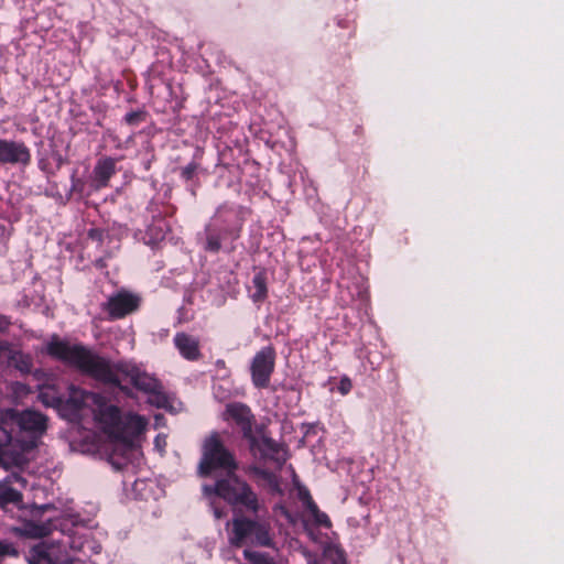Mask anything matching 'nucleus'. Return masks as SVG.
Returning <instances> with one entry per match:
<instances>
[{
  "mask_svg": "<svg viewBox=\"0 0 564 564\" xmlns=\"http://www.w3.org/2000/svg\"><path fill=\"white\" fill-rule=\"evenodd\" d=\"M351 388H352L351 380L348 377H343L338 384V391L343 395H346L350 392Z\"/></svg>",
  "mask_w": 564,
  "mask_h": 564,
  "instance_id": "obj_24",
  "label": "nucleus"
},
{
  "mask_svg": "<svg viewBox=\"0 0 564 564\" xmlns=\"http://www.w3.org/2000/svg\"><path fill=\"white\" fill-rule=\"evenodd\" d=\"M174 345L180 355L186 360H197L200 357L199 340L186 333H177L174 336Z\"/></svg>",
  "mask_w": 564,
  "mask_h": 564,
  "instance_id": "obj_12",
  "label": "nucleus"
},
{
  "mask_svg": "<svg viewBox=\"0 0 564 564\" xmlns=\"http://www.w3.org/2000/svg\"><path fill=\"white\" fill-rule=\"evenodd\" d=\"M243 524H253V521L246 518H236L232 520V530L229 535V542L231 545L239 547L243 544L252 543L253 530L245 527Z\"/></svg>",
  "mask_w": 564,
  "mask_h": 564,
  "instance_id": "obj_16",
  "label": "nucleus"
},
{
  "mask_svg": "<svg viewBox=\"0 0 564 564\" xmlns=\"http://www.w3.org/2000/svg\"><path fill=\"white\" fill-rule=\"evenodd\" d=\"M26 560L29 564H68L70 561L62 544L47 542H41L31 547Z\"/></svg>",
  "mask_w": 564,
  "mask_h": 564,
  "instance_id": "obj_6",
  "label": "nucleus"
},
{
  "mask_svg": "<svg viewBox=\"0 0 564 564\" xmlns=\"http://www.w3.org/2000/svg\"><path fill=\"white\" fill-rule=\"evenodd\" d=\"M31 161L30 150L23 142L0 139V163L26 165Z\"/></svg>",
  "mask_w": 564,
  "mask_h": 564,
  "instance_id": "obj_9",
  "label": "nucleus"
},
{
  "mask_svg": "<svg viewBox=\"0 0 564 564\" xmlns=\"http://www.w3.org/2000/svg\"><path fill=\"white\" fill-rule=\"evenodd\" d=\"M115 173L116 161L112 158L100 159L94 167L93 187L95 189L106 187Z\"/></svg>",
  "mask_w": 564,
  "mask_h": 564,
  "instance_id": "obj_13",
  "label": "nucleus"
},
{
  "mask_svg": "<svg viewBox=\"0 0 564 564\" xmlns=\"http://www.w3.org/2000/svg\"><path fill=\"white\" fill-rule=\"evenodd\" d=\"M139 305V299L129 293H118L108 301L109 314L115 318L132 313Z\"/></svg>",
  "mask_w": 564,
  "mask_h": 564,
  "instance_id": "obj_11",
  "label": "nucleus"
},
{
  "mask_svg": "<svg viewBox=\"0 0 564 564\" xmlns=\"http://www.w3.org/2000/svg\"><path fill=\"white\" fill-rule=\"evenodd\" d=\"M205 249L212 252H217L220 249V241L217 236L209 235L207 237Z\"/></svg>",
  "mask_w": 564,
  "mask_h": 564,
  "instance_id": "obj_22",
  "label": "nucleus"
},
{
  "mask_svg": "<svg viewBox=\"0 0 564 564\" xmlns=\"http://www.w3.org/2000/svg\"><path fill=\"white\" fill-rule=\"evenodd\" d=\"M9 362L21 372L26 373L32 369V358L19 350L10 351Z\"/></svg>",
  "mask_w": 564,
  "mask_h": 564,
  "instance_id": "obj_18",
  "label": "nucleus"
},
{
  "mask_svg": "<svg viewBox=\"0 0 564 564\" xmlns=\"http://www.w3.org/2000/svg\"><path fill=\"white\" fill-rule=\"evenodd\" d=\"M47 419L37 411L6 410L0 416V465L4 469L20 467L25 454L35 447L36 440L46 431Z\"/></svg>",
  "mask_w": 564,
  "mask_h": 564,
  "instance_id": "obj_4",
  "label": "nucleus"
},
{
  "mask_svg": "<svg viewBox=\"0 0 564 564\" xmlns=\"http://www.w3.org/2000/svg\"><path fill=\"white\" fill-rule=\"evenodd\" d=\"M40 400L43 404L52 408H61L64 404V400L56 395L53 390H43L39 394Z\"/></svg>",
  "mask_w": 564,
  "mask_h": 564,
  "instance_id": "obj_19",
  "label": "nucleus"
},
{
  "mask_svg": "<svg viewBox=\"0 0 564 564\" xmlns=\"http://www.w3.org/2000/svg\"><path fill=\"white\" fill-rule=\"evenodd\" d=\"M279 509L281 510V512H282L286 518H290V514L288 513V511H286L283 507H280Z\"/></svg>",
  "mask_w": 564,
  "mask_h": 564,
  "instance_id": "obj_31",
  "label": "nucleus"
},
{
  "mask_svg": "<svg viewBox=\"0 0 564 564\" xmlns=\"http://www.w3.org/2000/svg\"><path fill=\"white\" fill-rule=\"evenodd\" d=\"M6 345L0 340V354L4 350Z\"/></svg>",
  "mask_w": 564,
  "mask_h": 564,
  "instance_id": "obj_32",
  "label": "nucleus"
},
{
  "mask_svg": "<svg viewBox=\"0 0 564 564\" xmlns=\"http://www.w3.org/2000/svg\"><path fill=\"white\" fill-rule=\"evenodd\" d=\"M48 355L79 369L93 378L111 384L129 381L148 395V402L156 408L167 409L169 398L156 378L131 361L111 364L83 345H72L54 336L46 345Z\"/></svg>",
  "mask_w": 564,
  "mask_h": 564,
  "instance_id": "obj_1",
  "label": "nucleus"
},
{
  "mask_svg": "<svg viewBox=\"0 0 564 564\" xmlns=\"http://www.w3.org/2000/svg\"><path fill=\"white\" fill-rule=\"evenodd\" d=\"M252 283L256 288V292L253 294V300L254 301L263 300L267 294V288H265L264 279L262 278V275H260V274L254 275Z\"/></svg>",
  "mask_w": 564,
  "mask_h": 564,
  "instance_id": "obj_20",
  "label": "nucleus"
},
{
  "mask_svg": "<svg viewBox=\"0 0 564 564\" xmlns=\"http://www.w3.org/2000/svg\"><path fill=\"white\" fill-rule=\"evenodd\" d=\"M64 402L74 412L91 408L98 427L110 442L123 447L130 446L133 438L145 430L148 423L141 415L121 414L116 405L107 404L100 394L73 386L69 387L68 398Z\"/></svg>",
  "mask_w": 564,
  "mask_h": 564,
  "instance_id": "obj_3",
  "label": "nucleus"
},
{
  "mask_svg": "<svg viewBox=\"0 0 564 564\" xmlns=\"http://www.w3.org/2000/svg\"><path fill=\"white\" fill-rule=\"evenodd\" d=\"M127 119H128V121H131V120H133V117H132V115H128V116H127Z\"/></svg>",
  "mask_w": 564,
  "mask_h": 564,
  "instance_id": "obj_34",
  "label": "nucleus"
},
{
  "mask_svg": "<svg viewBox=\"0 0 564 564\" xmlns=\"http://www.w3.org/2000/svg\"><path fill=\"white\" fill-rule=\"evenodd\" d=\"M275 352L272 347H264L256 354L251 362L252 382L257 388L269 386L274 369Z\"/></svg>",
  "mask_w": 564,
  "mask_h": 564,
  "instance_id": "obj_7",
  "label": "nucleus"
},
{
  "mask_svg": "<svg viewBox=\"0 0 564 564\" xmlns=\"http://www.w3.org/2000/svg\"><path fill=\"white\" fill-rule=\"evenodd\" d=\"M154 446L160 453H163L166 446V436L159 434L154 440Z\"/></svg>",
  "mask_w": 564,
  "mask_h": 564,
  "instance_id": "obj_27",
  "label": "nucleus"
},
{
  "mask_svg": "<svg viewBox=\"0 0 564 564\" xmlns=\"http://www.w3.org/2000/svg\"><path fill=\"white\" fill-rule=\"evenodd\" d=\"M89 237H91L93 239H100L101 238V232L97 229H91L89 231Z\"/></svg>",
  "mask_w": 564,
  "mask_h": 564,
  "instance_id": "obj_30",
  "label": "nucleus"
},
{
  "mask_svg": "<svg viewBox=\"0 0 564 564\" xmlns=\"http://www.w3.org/2000/svg\"><path fill=\"white\" fill-rule=\"evenodd\" d=\"M251 447L256 453H259L263 458H269L276 462L285 459L283 448L278 443L268 437L252 440Z\"/></svg>",
  "mask_w": 564,
  "mask_h": 564,
  "instance_id": "obj_15",
  "label": "nucleus"
},
{
  "mask_svg": "<svg viewBox=\"0 0 564 564\" xmlns=\"http://www.w3.org/2000/svg\"><path fill=\"white\" fill-rule=\"evenodd\" d=\"M12 555L17 556L18 552L11 543L0 541V556Z\"/></svg>",
  "mask_w": 564,
  "mask_h": 564,
  "instance_id": "obj_23",
  "label": "nucleus"
},
{
  "mask_svg": "<svg viewBox=\"0 0 564 564\" xmlns=\"http://www.w3.org/2000/svg\"><path fill=\"white\" fill-rule=\"evenodd\" d=\"M26 486V480L13 471L0 481V507L6 509L9 505L20 508L22 502L21 488Z\"/></svg>",
  "mask_w": 564,
  "mask_h": 564,
  "instance_id": "obj_8",
  "label": "nucleus"
},
{
  "mask_svg": "<svg viewBox=\"0 0 564 564\" xmlns=\"http://www.w3.org/2000/svg\"><path fill=\"white\" fill-rule=\"evenodd\" d=\"M300 499L303 502L305 508L304 511V525L305 530L310 535H313V532L308 528V523L312 522L318 527L330 528L332 523L328 516L322 512L317 505L313 501L310 492L307 490H300Z\"/></svg>",
  "mask_w": 564,
  "mask_h": 564,
  "instance_id": "obj_10",
  "label": "nucleus"
},
{
  "mask_svg": "<svg viewBox=\"0 0 564 564\" xmlns=\"http://www.w3.org/2000/svg\"><path fill=\"white\" fill-rule=\"evenodd\" d=\"M247 528H251L252 532V544H259L262 546H268L271 543V538L269 535V528L267 524L253 521V524H243Z\"/></svg>",
  "mask_w": 564,
  "mask_h": 564,
  "instance_id": "obj_17",
  "label": "nucleus"
},
{
  "mask_svg": "<svg viewBox=\"0 0 564 564\" xmlns=\"http://www.w3.org/2000/svg\"><path fill=\"white\" fill-rule=\"evenodd\" d=\"M308 563H310V564H317V563H315V562L313 563L311 560L308 561Z\"/></svg>",
  "mask_w": 564,
  "mask_h": 564,
  "instance_id": "obj_35",
  "label": "nucleus"
},
{
  "mask_svg": "<svg viewBox=\"0 0 564 564\" xmlns=\"http://www.w3.org/2000/svg\"><path fill=\"white\" fill-rule=\"evenodd\" d=\"M50 510H55L53 505L32 506L29 510L30 519L13 528V531L31 539L47 536L56 529L53 518L42 519L43 513Z\"/></svg>",
  "mask_w": 564,
  "mask_h": 564,
  "instance_id": "obj_5",
  "label": "nucleus"
},
{
  "mask_svg": "<svg viewBox=\"0 0 564 564\" xmlns=\"http://www.w3.org/2000/svg\"><path fill=\"white\" fill-rule=\"evenodd\" d=\"M226 415L228 419L234 420L240 426L243 434L247 436L251 433V412L250 409L241 403H231L226 408Z\"/></svg>",
  "mask_w": 564,
  "mask_h": 564,
  "instance_id": "obj_14",
  "label": "nucleus"
},
{
  "mask_svg": "<svg viewBox=\"0 0 564 564\" xmlns=\"http://www.w3.org/2000/svg\"><path fill=\"white\" fill-rule=\"evenodd\" d=\"M199 474L208 476L214 470L223 469L226 477L216 481L215 486H204L207 496L215 494L230 505H241L252 512H259L261 506L256 494L235 474L236 463L231 454L224 447L217 435L209 436L203 447V457L199 463Z\"/></svg>",
  "mask_w": 564,
  "mask_h": 564,
  "instance_id": "obj_2",
  "label": "nucleus"
},
{
  "mask_svg": "<svg viewBox=\"0 0 564 564\" xmlns=\"http://www.w3.org/2000/svg\"><path fill=\"white\" fill-rule=\"evenodd\" d=\"M257 473L259 475H261L265 480H268L269 485L273 489H278L279 488L278 479H276V477L273 474H271L269 471H265V470H257Z\"/></svg>",
  "mask_w": 564,
  "mask_h": 564,
  "instance_id": "obj_25",
  "label": "nucleus"
},
{
  "mask_svg": "<svg viewBox=\"0 0 564 564\" xmlns=\"http://www.w3.org/2000/svg\"><path fill=\"white\" fill-rule=\"evenodd\" d=\"M243 555L247 560H249L252 564H273L271 560L263 553L245 550Z\"/></svg>",
  "mask_w": 564,
  "mask_h": 564,
  "instance_id": "obj_21",
  "label": "nucleus"
},
{
  "mask_svg": "<svg viewBox=\"0 0 564 564\" xmlns=\"http://www.w3.org/2000/svg\"><path fill=\"white\" fill-rule=\"evenodd\" d=\"M197 169L195 163H189L182 170V176L186 180H191Z\"/></svg>",
  "mask_w": 564,
  "mask_h": 564,
  "instance_id": "obj_26",
  "label": "nucleus"
},
{
  "mask_svg": "<svg viewBox=\"0 0 564 564\" xmlns=\"http://www.w3.org/2000/svg\"><path fill=\"white\" fill-rule=\"evenodd\" d=\"M9 325H10L9 319L4 315L0 314V332L6 330Z\"/></svg>",
  "mask_w": 564,
  "mask_h": 564,
  "instance_id": "obj_29",
  "label": "nucleus"
},
{
  "mask_svg": "<svg viewBox=\"0 0 564 564\" xmlns=\"http://www.w3.org/2000/svg\"><path fill=\"white\" fill-rule=\"evenodd\" d=\"M161 419H162V416H161V415H155V422H156V424L161 423Z\"/></svg>",
  "mask_w": 564,
  "mask_h": 564,
  "instance_id": "obj_33",
  "label": "nucleus"
},
{
  "mask_svg": "<svg viewBox=\"0 0 564 564\" xmlns=\"http://www.w3.org/2000/svg\"><path fill=\"white\" fill-rule=\"evenodd\" d=\"M212 508H213L215 519L219 520L223 517H225L224 510L221 508L217 507L214 501H212Z\"/></svg>",
  "mask_w": 564,
  "mask_h": 564,
  "instance_id": "obj_28",
  "label": "nucleus"
}]
</instances>
